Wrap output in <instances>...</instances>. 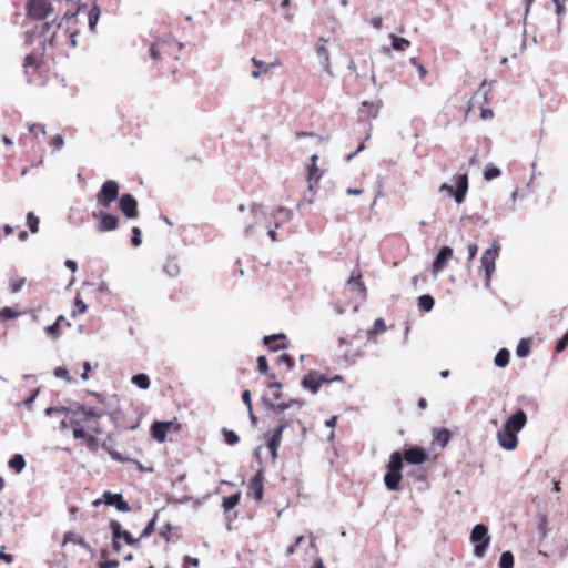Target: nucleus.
I'll return each mask as SVG.
<instances>
[{
	"instance_id": "1",
	"label": "nucleus",
	"mask_w": 568,
	"mask_h": 568,
	"mask_svg": "<svg viewBox=\"0 0 568 568\" xmlns=\"http://www.w3.org/2000/svg\"><path fill=\"white\" fill-rule=\"evenodd\" d=\"M102 414V410L77 404L65 409L62 426L70 427L75 439H82L90 452L97 453L100 447L97 435L102 434L100 426Z\"/></svg>"
},
{
	"instance_id": "2",
	"label": "nucleus",
	"mask_w": 568,
	"mask_h": 568,
	"mask_svg": "<svg viewBox=\"0 0 568 568\" xmlns=\"http://www.w3.org/2000/svg\"><path fill=\"white\" fill-rule=\"evenodd\" d=\"M38 29L39 38L41 39L42 53H29L26 55L23 61L24 74L31 83H37L39 80L38 75L43 69V55L47 53V50L58 49L57 21L52 20L51 22H44L40 27H36V30Z\"/></svg>"
},
{
	"instance_id": "3",
	"label": "nucleus",
	"mask_w": 568,
	"mask_h": 568,
	"mask_svg": "<svg viewBox=\"0 0 568 568\" xmlns=\"http://www.w3.org/2000/svg\"><path fill=\"white\" fill-rule=\"evenodd\" d=\"M75 13L65 12L60 22H57L58 48L77 45L79 30L75 28Z\"/></svg>"
},
{
	"instance_id": "4",
	"label": "nucleus",
	"mask_w": 568,
	"mask_h": 568,
	"mask_svg": "<svg viewBox=\"0 0 568 568\" xmlns=\"http://www.w3.org/2000/svg\"><path fill=\"white\" fill-rule=\"evenodd\" d=\"M387 468L388 470L384 476L385 486L389 490H398L400 480L403 478V456L400 452L392 453Z\"/></svg>"
},
{
	"instance_id": "5",
	"label": "nucleus",
	"mask_w": 568,
	"mask_h": 568,
	"mask_svg": "<svg viewBox=\"0 0 568 568\" xmlns=\"http://www.w3.org/2000/svg\"><path fill=\"white\" fill-rule=\"evenodd\" d=\"M470 540L475 544L474 555L478 558H483L490 544L487 526L484 524L475 525L470 534Z\"/></svg>"
},
{
	"instance_id": "6",
	"label": "nucleus",
	"mask_w": 568,
	"mask_h": 568,
	"mask_svg": "<svg viewBox=\"0 0 568 568\" xmlns=\"http://www.w3.org/2000/svg\"><path fill=\"white\" fill-rule=\"evenodd\" d=\"M456 187L447 183H443L439 186V192H448L454 196L455 201L460 204L465 201L466 194L468 192V175L466 173L458 174L454 178Z\"/></svg>"
},
{
	"instance_id": "7",
	"label": "nucleus",
	"mask_w": 568,
	"mask_h": 568,
	"mask_svg": "<svg viewBox=\"0 0 568 568\" xmlns=\"http://www.w3.org/2000/svg\"><path fill=\"white\" fill-rule=\"evenodd\" d=\"M120 186L113 180L105 181L97 193V202L100 206L108 209L116 200Z\"/></svg>"
},
{
	"instance_id": "8",
	"label": "nucleus",
	"mask_w": 568,
	"mask_h": 568,
	"mask_svg": "<svg viewBox=\"0 0 568 568\" xmlns=\"http://www.w3.org/2000/svg\"><path fill=\"white\" fill-rule=\"evenodd\" d=\"M26 9L28 18L33 20H44L53 12L49 0H29Z\"/></svg>"
},
{
	"instance_id": "9",
	"label": "nucleus",
	"mask_w": 568,
	"mask_h": 568,
	"mask_svg": "<svg viewBox=\"0 0 568 568\" xmlns=\"http://www.w3.org/2000/svg\"><path fill=\"white\" fill-rule=\"evenodd\" d=\"M175 47L181 49L182 44L174 43L172 41L158 40L150 47V55L155 62H159L165 58L173 57Z\"/></svg>"
},
{
	"instance_id": "10",
	"label": "nucleus",
	"mask_w": 568,
	"mask_h": 568,
	"mask_svg": "<svg viewBox=\"0 0 568 568\" xmlns=\"http://www.w3.org/2000/svg\"><path fill=\"white\" fill-rule=\"evenodd\" d=\"M110 529L112 531V546L115 551H120L121 549L120 539H123L125 544L130 546L136 545L140 540L133 538L131 532L128 530H123L121 524L118 520H112L110 523Z\"/></svg>"
},
{
	"instance_id": "11",
	"label": "nucleus",
	"mask_w": 568,
	"mask_h": 568,
	"mask_svg": "<svg viewBox=\"0 0 568 568\" xmlns=\"http://www.w3.org/2000/svg\"><path fill=\"white\" fill-rule=\"evenodd\" d=\"M341 375H336L333 378H327L323 374H320L318 372H311L307 375H305L302 379V386L306 389H310L312 393H317L320 387L323 384H327L333 381H342Z\"/></svg>"
},
{
	"instance_id": "12",
	"label": "nucleus",
	"mask_w": 568,
	"mask_h": 568,
	"mask_svg": "<svg viewBox=\"0 0 568 568\" xmlns=\"http://www.w3.org/2000/svg\"><path fill=\"white\" fill-rule=\"evenodd\" d=\"M499 254V246L493 245L491 247L487 248L481 256V267L485 271L486 275V285L488 286L491 280V276L496 268V260Z\"/></svg>"
},
{
	"instance_id": "13",
	"label": "nucleus",
	"mask_w": 568,
	"mask_h": 568,
	"mask_svg": "<svg viewBox=\"0 0 568 568\" xmlns=\"http://www.w3.org/2000/svg\"><path fill=\"white\" fill-rule=\"evenodd\" d=\"M102 503L105 504L106 506H114L119 511L122 513L131 511L129 503L123 498L121 494L104 491L102 495V499H95L92 504L93 506L98 507Z\"/></svg>"
},
{
	"instance_id": "14",
	"label": "nucleus",
	"mask_w": 568,
	"mask_h": 568,
	"mask_svg": "<svg viewBox=\"0 0 568 568\" xmlns=\"http://www.w3.org/2000/svg\"><path fill=\"white\" fill-rule=\"evenodd\" d=\"M339 346L344 347L343 357L348 364H355L358 359L364 357L365 352L361 347H354L353 341L346 338L338 339Z\"/></svg>"
},
{
	"instance_id": "15",
	"label": "nucleus",
	"mask_w": 568,
	"mask_h": 568,
	"mask_svg": "<svg viewBox=\"0 0 568 568\" xmlns=\"http://www.w3.org/2000/svg\"><path fill=\"white\" fill-rule=\"evenodd\" d=\"M247 495L254 498L256 501H261L263 499L264 494V474L263 470H258L251 478L247 487Z\"/></svg>"
},
{
	"instance_id": "16",
	"label": "nucleus",
	"mask_w": 568,
	"mask_h": 568,
	"mask_svg": "<svg viewBox=\"0 0 568 568\" xmlns=\"http://www.w3.org/2000/svg\"><path fill=\"white\" fill-rule=\"evenodd\" d=\"M290 426V422L286 420L285 418H282L280 420V424L278 426L276 427V429L273 432L268 443H267V447L270 449V453L272 455V458L275 459L277 457V449L281 445V440H282V435H283V432Z\"/></svg>"
},
{
	"instance_id": "17",
	"label": "nucleus",
	"mask_w": 568,
	"mask_h": 568,
	"mask_svg": "<svg viewBox=\"0 0 568 568\" xmlns=\"http://www.w3.org/2000/svg\"><path fill=\"white\" fill-rule=\"evenodd\" d=\"M498 444L506 450H514L518 446L517 433L503 426L497 433Z\"/></svg>"
},
{
	"instance_id": "18",
	"label": "nucleus",
	"mask_w": 568,
	"mask_h": 568,
	"mask_svg": "<svg viewBox=\"0 0 568 568\" xmlns=\"http://www.w3.org/2000/svg\"><path fill=\"white\" fill-rule=\"evenodd\" d=\"M92 216L94 219H99V223L97 225V230L99 232L113 231L119 225V219L113 214L105 213V212H100V213L93 212Z\"/></svg>"
},
{
	"instance_id": "19",
	"label": "nucleus",
	"mask_w": 568,
	"mask_h": 568,
	"mask_svg": "<svg viewBox=\"0 0 568 568\" xmlns=\"http://www.w3.org/2000/svg\"><path fill=\"white\" fill-rule=\"evenodd\" d=\"M346 284L354 291H356L357 296L361 300H366L367 297V288L363 281L362 272L359 267L357 266L355 270H353L352 275L347 280Z\"/></svg>"
},
{
	"instance_id": "20",
	"label": "nucleus",
	"mask_w": 568,
	"mask_h": 568,
	"mask_svg": "<svg viewBox=\"0 0 568 568\" xmlns=\"http://www.w3.org/2000/svg\"><path fill=\"white\" fill-rule=\"evenodd\" d=\"M453 254L454 252L449 246H443L439 250L432 266V271L435 276L447 267V264L452 260Z\"/></svg>"
},
{
	"instance_id": "21",
	"label": "nucleus",
	"mask_w": 568,
	"mask_h": 568,
	"mask_svg": "<svg viewBox=\"0 0 568 568\" xmlns=\"http://www.w3.org/2000/svg\"><path fill=\"white\" fill-rule=\"evenodd\" d=\"M402 456L403 459L413 465H420L428 458L427 452L419 446H413L408 449H405Z\"/></svg>"
},
{
	"instance_id": "22",
	"label": "nucleus",
	"mask_w": 568,
	"mask_h": 568,
	"mask_svg": "<svg viewBox=\"0 0 568 568\" xmlns=\"http://www.w3.org/2000/svg\"><path fill=\"white\" fill-rule=\"evenodd\" d=\"M311 163L310 165L307 166V176H306V180L308 182V189L311 191L314 190V186L317 185V183L320 182V180L322 179L323 176V171L318 168L317 165V161H318V155L317 154H313L310 159Z\"/></svg>"
},
{
	"instance_id": "23",
	"label": "nucleus",
	"mask_w": 568,
	"mask_h": 568,
	"mask_svg": "<svg viewBox=\"0 0 568 568\" xmlns=\"http://www.w3.org/2000/svg\"><path fill=\"white\" fill-rule=\"evenodd\" d=\"M120 209L128 219L138 216V202L131 194H123L120 197Z\"/></svg>"
},
{
	"instance_id": "24",
	"label": "nucleus",
	"mask_w": 568,
	"mask_h": 568,
	"mask_svg": "<svg viewBox=\"0 0 568 568\" xmlns=\"http://www.w3.org/2000/svg\"><path fill=\"white\" fill-rule=\"evenodd\" d=\"M252 63L255 67V70L252 71L253 78H260L262 74L267 73L270 71V69L281 65V61L276 57L272 61H268V62L258 60L254 57V58H252Z\"/></svg>"
},
{
	"instance_id": "25",
	"label": "nucleus",
	"mask_w": 568,
	"mask_h": 568,
	"mask_svg": "<svg viewBox=\"0 0 568 568\" xmlns=\"http://www.w3.org/2000/svg\"><path fill=\"white\" fill-rule=\"evenodd\" d=\"M527 424V415L523 409L517 410L515 414L508 417L504 426L518 433Z\"/></svg>"
},
{
	"instance_id": "26",
	"label": "nucleus",
	"mask_w": 568,
	"mask_h": 568,
	"mask_svg": "<svg viewBox=\"0 0 568 568\" xmlns=\"http://www.w3.org/2000/svg\"><path fill=\"white\" fill-rule=\"evenodd\" d=\"M172 426V422H155L151 427L153 438L160 443H163L166 438L168 432H170Z\"/></svg>"
},
{
	"instance_id": "27",
	"label": "nucleus",
	"mask_w": 568,
	"mask_h": 568,
	"mask_svg": "<svg viewBox=\"0 0 568 568\" xmlns=\"http://www.w3.org/2000/svg\"><path fill=\"white\" fill-rule=\"evenodd\" d=\"M286 336L284 334H274L270 336H265L263 342L264 345L272 352H276L280 349L286 348L284 343Z\"/></svg>"
},
{
	"instance_id": "28",
	"label": "nucleus",
	"mask_w": 568,
	"mask_h": 568,
	"mask_svg": "<svg viewBox=\"0 0 568 568\" xmlns=\"http://www.w3.org/2000/svg\"><path fill=\"white\" fill-rule=\"evenodd\" d=\"M241 500V491L237 490L235 494H232L231 496H226L222 499V508L225 513L232 510L235 508Z\"/></svg>"
},
{
	"instance_id": "29",
	"label": "nucleus",
	"mask_w": 568,
	"mask_h": 568,
	"mask_svg": "<svg viewBox=\"0 0 568 568\" xmlns=\"http://www.w3.org/2000/svg\"><path fill=\"white\" fill-rule=\"evenodd\" d=\"M163 272L169 277H176L180 274V265H179L178 261L173 257L168 258L163 266Z\"/></svg>"
},
{
	"instance_id": "30",
	"label": "nucleus",
	"mask_w": 568,
	"mask_h": 568,
	"mask_svg": "<svg viewBox=\"0 0 568 568\" xmlns=\"http://www.w3.org/2000/svg\"><path fill=\"white\" fill-rule=\"evenodd\" d=\"M387 327H386V324H385V321L383 318H377L374 324H373V327L369 328L366 334H367V339L369 341L374 335H377V334H381V333H384L386 332Z\"/></svg>"
},
{
	"instance_id": "31",
	"label": "nucleus",
	"mask_w": 568,
	"mask_h": 568,
	"mask_svg": "<svg viewBox=\"0 0 568 568\" xmlns=\"http://www.w3.org/2000/svg\"><path fill=\"white\" fill-rule=\"evenodd\" d=\"M9 467L12 468L16 473H21L26 467V460L22 455L16 454L9 460Z\"/></svg>"
},
{
	"instance_id": "32",
	"label": "nucleus",
	"mask_w": 568,
	"mask_h": 568,
	"mask_svg": "<svg viewBox=\"0 0 568 568\" xmlns=\"http://www.w3.org/2000/svg\"><path fill=\"white\" fill-rule=\"evenodd\" d=\"M390 40H392V47L396 51H405L410 45L409 40H407L405 38L397 37L395 34H390Z\"/></svg>"
},
{
	"instance_id": "33",
	"label": "nucleus",
	"mask_w": 568,
	"mask_h": 568,
	"mask_svg": "<svg viewBox=\"0 0 568 568\" xmlns=\"http://www.w3.org/2000/svg\"><path fill=\"white\" fill-rule=\"evenodd\" d=\"M316 52H317V55L318 58L322 60V64L324 67V69L331 73V63H329V57H328V51L327 49L325 48V45H318L316 48Z\"/></svg>"
},
{
	"instance_id": "34",
	"label": "nucleus",
	"mask_w": 568,
	"mask_h": 568,
	"mask_svg": "<svg viewBox=\"0 0 568 568\" xmlns=\"http://www.w3.org/2000/svg\"><path fill=\"white\" fill-rule=\"evenodd\" d=\"M435 301L433 296L425 294L418 297V307L420 311L429 312L434 307Z\"/></svg>"
},
{
	"instance_id": "35",
	"label": "nucleus",
	"mask_w": 568,
	"mask_h": 568,
	"mask_svg": "<svg viewBox=\"0 0 568 568\" xmlns=\"http://www.w3.org/2000/svg\"><path fill=\"white\" fill-rule=\"evenodd\" d=\"M510 354L506 348H501L495 356V365L498 367H506L509 363Z\"/></svg>"
},
{
	"instance_id": "36",
	"label": "nucleus",
	"mask_w": 568,
	"mask_h": 568,
	"mask_svg": "<svg viewBox=\"0 0 568 568\" xmlns=\"http://www.w3.org/2000/svg\"><path fill=\"white\" fill-rule=\"evenodd\" d=\"M26 282H27L26 277H21V276H13V277H11L10 281H9L10 292L12 294L18 293L19 291L22 290V287L24 286Z\"/></svg>"
},
{
	"instance_id": "37",
	"label": "nucleus",
	"mask_w": 568,
	"mask_h": 568,
	"mask_svg": "<svg viewBox=\"0 0 568 568\" xmlns=\"http://www.w3.org/2000/svg\"><path fill=\"white\" fill-rule=\"evenodd\" d=\"M379 110V105L374 102L364 101L362 103V113H365L367 116L376 118Z\"/></svg>"
},
{
	"instance_id": "38",
	"label": "nucleus",
	"mask_w": 568,
	"mask_h": 568,
	"mask_svg": "<svg viewBox=\"0 0 568 568\" xmlns=\"http://www.w3.org/2000/svg\"><path fill=\"white\" fill-rule=\"evenodd\" d=\"M530 345H531L530 339H527V338L521 339L516 348L517 356L521 357V358L527 357L530 353Z\"/></svg>"
},
{
	"instance_id": "39",
	"label": "nucleus",
	"mask_w": 568,
	"mask_h": 568,
	"mask_svg": "<svg viewBox=\"0 0 568 568\" xmlns=\"http://www.w3.org/2000/svg\"><path fill=\"white\" fill-rule=\"evenodd\" d=\"M132 383L141 389H148L150 387V378L146 374H136L132 377Z\"/></svg>"
},
{
	"instance_id": "40",
	"label": "nucleus",
	"mask_w": 568,
	"mask_h": 568,
	"mask_svg": "<svg viewBox=\"0 0 568 568\" xmlns=\"http://www.w3.org/2000/svg\"><path fill=\"white\" fill-rule=\"evenodd\" d=\"M450 439V432L447 428H442L436 430L435 440L439 444V446L445 447Z\"/></svg>"
},
{
	"instance_id": "41",
	"label": "nucleus",
	"mask_w": 568,
	"mask_h": 568,
	"mask_svg": "<svg viewBox=\"0 0 568 568\" xmlns=\"http://www.w3.org/2000/svg\"><path fill=\"white\" fill-rule=\"evenodd\" d=\"M257 369L261 374L268 376L270 379H275V375L268 372V363L265 356L257 357Z\"/></svg>"
},
{
	"instance_id": "42",
	"label": "nucleus",
	"mask_w": 568,
	"mask_h": 568,
	"mask_svg": "<svg viewBox=\"0 0 568 568\" xmlns=\"http://www.w3.org/2000/svg\"><path fill=\"white\" fill-rule=\"evenodd\" d=\"M500 175L501 171L493 164H488L484 170V179L487 181H491Z\"/></svg>"
},
{
	"instance_id": "43",
	"label": "nucleus",
	"mask_w": 568,
	"mask_h": 568,
	"mask_svg": "<svg viewBox=\"0 0 568 568\" xmlns=\"http://www.w3.org/2000/svg\"><path fill=\"white\" fill-rule=\"evenodd\" d=\"M500 568H513L514 567V556L510 551H505L501 554L499 559Z\"/></svg>"
},
{
	"instance_id": "44",
	"label": "nucleus",
	"mask_w": 568,
	"mask_h": 568,
	"mask_svg": "<svg viewBox=\"0 0 568 568\" xmlns=\"http://www.w3.org/2000/svg\"><path fill=\"white\" fill-rule=\"evenodd\" d=\"M222 434H223L224 440L227 445L234 446L240 442V437L233 430L223 428Z\"/></svg>"
},
{
	"instance_id": "45",
	"label": "nucleus",
	"mask_w": 568,
	"mask_h": 568,
	"mask_svg": "<svg viewBox=\"0 0 568 568\" xmlns=\"http://www.w3.org/2000/svg\"><path fill=\"white\" fill-rule=\"evenodd\" d=\"M39 217L36 216L34 213L29 212L27 214V225L32 233H37L39 231Z\"/></svg>"
},
{
	"instance_id": "46",
	"label": "nucleus",
	"mask_w": 568,
	"mask_h": 568,
	"mask_svg": "<svg viewBox=\"0 0 568 568\" xmlns=\"http://www.w3.org/2000/svg\"><path fill=\"white\" fill-rule=\"evenodd\" d=\"M100 17V9L98 6H94L91 11L89 12V27L92 31H94L95 26L98 23Z\"/></svg>"
},
{
	"instance_id": "47",
	"label": "nucleus",
	"mask_w": 568,
	"mask_h": 568,
	"mask_svg": "<svg viewBox=\"0 0 568 568\" xmlns=\"http://www.w3.org/2000/svg\"><path fill=\"white\" fill-rule=\"evenodd\" d=\"M19 315L20 313L11 307L6 306L3 308H0V318L2 320H13L17 318Z\"/></svg>"
},
{
	"instance_id": "48",
	"label": "nucleus",
	"mask_w": 568,
	"mask_h": 568,
	"mask_svg": "<svg viewBox=\"0 0 568 568\" xmlns=\"http://www.w3.org/2000/svg\"><path fill=\"white\" fill-rule=\"evenodd\" d=\"M87 304L79 296H77L74 300V310L72 311V316L83 314L87 312Z\"/></svg>"
},
{
	"instance_id": "49",
	"label": "nucleus",
	"mask_w": 568,
	"mask_h": 568,
	"mask_svg": "<svg viewBox=\"0 0 568 568\" xmlns=\"http://www.w3.org/2000/svg\"><path fill=\"white\" fill-rule=\"evenodd\" d=\"M64 145V139L62 135L60 134H57L54 136H52L51 141H50V146L52 149V151H60Z\"/></svg>"
},
{
	"instance_id": "50",
	"label": "nucleus",
	"mask_w": 568,
	"mask_h": 568,
	"mask_svg": "<svg viewBox=\"0 0 568 568\" xmlns=\"http://www.w3.org/2000/svg\"><path fill=\"white\" fill-rule=\"evenodd\" d=\"M277 364L278 365L284 364L286 366V369L290 371L294 367L295 363H294V359L292 356H290L288 354H282L277 358Z\"/></svg>"
},
{
	"instance_id": "51",
	"label": "nucleus",
	"mask_w": 568,
	"mask_h": 568,
	"mask_svg": "<svg viewBox=\"0 0 568 568\" xmlns=\"http://www.w3.org/2000/svg\"><path fill=\"white\" fill-rule=\"evenodd\" d=\"M292 404H297L298 406L302 405L301 402L298 400H291L290 403H282V404H276V405H272V409L277 413V414H281L283 413L286 408H288Z\"/></svg>"
},
{
	"instance_id": "52",
	"label": "nucleus",
	"mask_w": 568,
	"mask_h": 568,
	"mask_svg": "<svg viewBox=\"0 0 568 568\" xmlns=\"http://www.w3.org/2000/svg\"><path fill=\"white\" fill-rule=\"evenodd\" d=\"M60 329L59 323H53L52 325H49L45 327L47 334L52 338H58L60 336Z\"/></svg>"
},
{
	"instance_id": "53",
	"label": "nucleus",
	"mask_w": 568,
	"mask_h": 568,
	"mask_svg": "<svg viewBox=\"0 0 568 568\" xmlns=\"http://www.w3.org/2000/svg\"><path fill=\"white\" fill-rule=\"evenodd\" d=\"M267 387L270 389H274V393H273V396H274V399L277 400L280 399L281 397V388H282V384L280 382H276L274 379H272V382H270L267 384Z\"/></svg>"
},
{
	"instance_id": "54",
	"label": "nucleus",
	"mask_w": 568,
	"mask_h": 568,
	"mask_svg": "<svg viewBox=\"0 0 568 568\" xmlns=\"http://www.w3.org/2000/svg\"><path fill=\"white\" fill-rule=\"evenodd\" d=\"M154 529H155V517L148 523L146 527L141 532L140 539L149 537L154 531Z\"/></svg>"
},
{
	"instance_id": "55",
	"label": "nucleus",
	"mask_w": 568,
	"mask_h": 568,
	"mask_svg": "<svg viewBox=\"0 0 568 568\" xmlns=\"http://www.w3.org/2000/svg\"><path fill=\"white\" fill-rule=\"evenodd\" d=\"M567 345H568V332H566L564 334V336L557 342L555 349L557 353H561L565 351Z\"/></svg>"
},
{
	"instance_id": "56",
	"label": "nucleus",
	"mask_w": 568,
	"mask_h": 568,
	"mask_svg": "<svg viewBox=\"0 0 568 568\" xmlns=\"http://www.w3.org/2000/svg\"><path fill=\"white\" fill-rule=\"evenodd\" d=\"M171 530H172V526L170 524H165L160 529V536L162 538H164L168 542L172 540Z\"/></svg>"
},
{
	"instance_id": "57",
	"label": "nucleus",
	"mask_w": 568,
	"mask_h": 568,
	"mask_svg": "<svg viewBox=\"0 0 568 568\" xmlns=\"http://www.w3.org/2000/svg\"><path fill=\"white\" fill-rule=\"evenodd\" d=\"M131 242L133 246H139L141 244V231L138 226H134L132 229Z\"/></svg>"
},
{
	"instance_id": "58",
	"label": "nucleus",
	"mask_w": 568,
	"mask_h": 568,
	"mask_svg": "<svg viewBox=\"0 0 568 568\" xmlns=\"http://www.w3.org/2000/svg\"><path fill=\"white\" fill-rule=\"evenodd\" d=\"M242 400L244 402V404L247 406V409H248V413L251 415L252 412H253V408H252V400H251V392L248 389H245L243 393H242Z\"/></svg>"
},
{
	"instance_id": "59",
	"label": "nucleus",
	"mask_w": 568,
	"mask_h": 568,
	"mask_svg": "<svg viewBox=\"0 0 568 568\" xmlns=\"http://www.w3.org/2000/svg\"><path fill=\"white\" fill-rule=\"evenodd\" d=\"M200 565V561L197 558H194V557H191V556H185L183 558V568H189L190 566L192 567H199Z\"/></svg>"
},
{
	"instance_id": "60",
	"label": "nucleus",
	"mask_w": 568,
	"mask_h": 568,
	"mask_svg": "<svg viewBox=\"0 0 568 568\" xmlns=\"http://www.w3.org/2000/svg\"><path fill=\"white\" fill-rule=\"evenodd\" d=\"M29 131L37 138L39 134H42L44 135L47 132H45V129L43 125L41 124H32L29 126Z\"/></svg>"
},
{
	"instance_id": "61",
	"label": "nucleus",
	"mask_w": 568,
	"mask_h": 568,
	"mask_svg": "<svg viewBox=\"0 0 568 568\" xmlns=\"http://www.w3.org/2000/svg\"><path fill=\"white\" fill-rule=\"evenodd\" d=\"M291 215H292V212L290 210H287V209H284V207H280L274 213V217H280L281 216L282 220H290Z\"/></svg>"
},
{
	"instance_id": "62",
	"label": "nucleus",
	"mask_w": 568,
	"mask_h": 568,
	"mask_svg": "<svg viewBox=\"0 0 568 568\" xmlns=\"http://www.w3.org/2000/svg\"><path fill=\"white\" fill-rule=\"evenodd\" d=\"M304 540L303 536L295 539V542L286 549V556H292L296 551V547Z\"/></svg>"
},
{
	"instance_id": "63",
	"label": "nucleus",
	"mask_w": 568,
	"mask_h": 568,
	"mask_svg": "<svg viewBox=\"0 0 568 568\" xmlns=\"http://www.w3.org/2000/svg\"><path fill=\"white\" fill-rule=\"evenodd\" d=\"M467 250H468V260H469V261H473V260L476 257L477 252H478V246H477V244H475V243H470V244L468 245Z\"/></svg>"
},
{
	"instance_id": "64",
	"label": "nucleus",
	"mask_w": 568,
	"mask_h": 568,
	"mask_svg": "<svg viewBox=\"0 0 568 568\" xmlns=\"http://www.w3.org/2000/svg\"><path fill=\"white\" fill-rule=\"evenodd\" d=\"M119 566V561L118 560H105V561H100L99 562V567L100 568H116Z\"/></svg>"
}]
</instances>
